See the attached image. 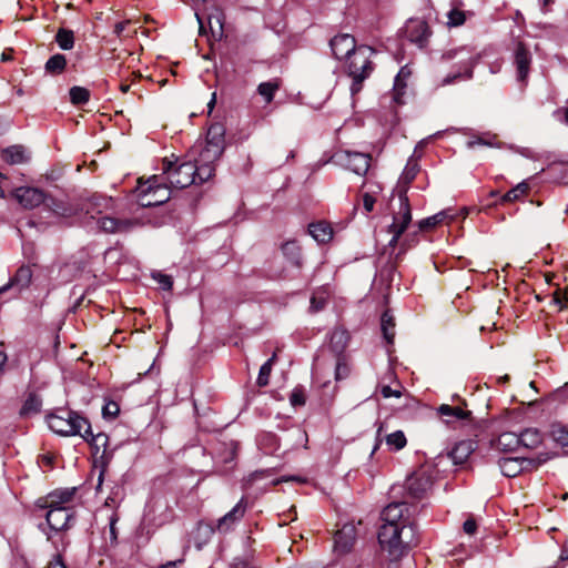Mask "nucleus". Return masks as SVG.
Instances as JSON below:
<instances>
[{
    "instance_id": "f257e3e1",
    "label": "nucleus",
    "mask_w": 568,
    "mask_h": 568,
    "mask_svg": "<svg viewBox=\"0 0 568 568\" xmlns=\"http://www.w3.org/2000/svg\"><path fill=\"white\" fill-rule=\"evenodd\" d=\"M225 150V128L221 123L212 124L204 142L196 143L190 152V158L200 170V182H206L215 172V164Z\"/></svg>"
},
{
    "instance_id": "f03ea898",
    "label": "nucleus",
    "mask_w": 568,
    "mask_h": 568,
    "mask_svg": "<svg viewBox=\"0 0 568 568\" xmlns=\"http://www.w3.org/2000/svg\"><path fill=\"white\" fill-rule=\"evenodd\" d=\"M74 494L75 488L57 489L37 500L38 508L47 509L45 519L52 530L61 531L70 527L74 516L70 506Z\"/></svg>"
},
{
    "instance_id": "7ed1b4c3",
    "label": "nucleus",
    "mask_w": 568,
    "mask_h": 568,
    "mask_svg": "<svg viewBox=\"0 0 568 568\" xmlns=\"http://www.w3.org/2000/svg\"><path fill=\"white\" fill-rule=\"evenodd\" d=\"M378 541L392 560H397L417 544L415 527L382 525L378 531Z\"/></svg>"
},
{
    "instance_id": "20e7f679",
    "label": "nucleus",
    "mask_w": 568,
    "mask_h": 568,
    "mask_svg": "<svg viewBox=\"0 0 568 568\" xmlns=\"http://www.w3.org/2000/svg\"><path fill=\"white\" fill-rule=\"evenodd\" d=\"M47 423L52 432L61 436L88 438L90 435L89 420L74 410L59 408L47 416Z\"/></svg>"
},
{
    "instance_id": "39448f33",
    "label": "nucleus",
    "mask_w": 568,
    "mask_h": 568,
    "mask_svg": "<svg viewBox=\"0 0 568 568\" xmlns=\"http://www.w3.org/2000/svg\"><path fill=\"white\" fill-rule=\"evenodd\" d=\"M163 173L166 174V180L170 185L176 189H184L192 184H202L200 182V170L196 164L187 158V161L176 163L169 159L163 160Z\"/></svg>"
},
{
    "instance_id": "423d86ee",
    "label": "nucleus",
    "mask_w": 568,
    "mask_h": 568,
    "mask_svg": "<svg viewBox=\"0 0 568 568\" xmlns=\"http://www.w3.org/2000/svg\"><path fill=\"white\" fill-rule=\"evenodd\" d=\"M373 50L369 47H358L346 60L348 75L352 77V94H356L362 89V82L369 77L373 71V63L369 60Z\"/></svg>"
},
{
    "instance_id": "0eeeda50",
    "label": "nucleus",
    "mask_w": 568,
    "mask_h": 568,
    "mask_svg": "<svg viewBox=\"0 0 568 568\" xmlns=\"http://www.w3.org/2000/svg\"><path fill=\"white\" fill-rule=\"evenodd\" d=\"M136 202L142 207L161 205L171 197L170 187L162 183L158 175H153L145 182L139 180L134 190Z\"/></svg>"
},
{
    "instance_id": "6e6552de",
    "label": "nucleus",
    "mask_w": 568,
    "mask_h": 568,
    "mask_svg": "<svg viewBox=\"0 0 568 568\" xmlns=\"http://www.w3.org/2000/svg\"><path fill=\"white\" fill-rule=\"evenodd\" d=\"M442 59L444 61L456 60L459 70L454 74H448L443 79V84H450L457 79H469L473 75V68L477 62L475 53L468 47H459L446 51Z\"/></svg>"
},
{
    "instance_id": "1a4fd4ad",
    "label": "nucleus",
    "mask_w": 568,
    "mask_h": 568,
    "mask_svg": "<svg viewBox=\"0 0 568 568\" xmlns=\"http://www.w3.org/2000/svg\"><path fill=\"white\" fill-rule=\"evenodd\" d=\"M331 160L334 164L357 175H365L371 166L372 158L368 153L339 150L333 154Z\"/></svg>"
},
{
    "instance_id": "9d476101",
    "label": "nucleus",
    "mask_w": 568,
    "mask_h": 568,
    "mask_svg": "<svg viewBox=\"0 0 568 568\" xmlns=\"http://www.w3.org/2000/svg\"><path fill=\"white\" fill-rule=\"evenodd\" d=\"M412 221V212L409 202L406 195L399 196V210L393 217V223L390 224V233L392 240L389 241V245H394L398 237L406 230L408 224Z\"/></svg>"
},
{
    "instance_id": "9b49d317",
    "label": "nucleus",
    "mask_w": 568,
    "mask_h": 568,
    "mask_svg": "<svg viewBox=\"0 0 568 568\" xmlns=\"http://www.w3.org/2000/svg\"><path fill=\"white\" fill-rule=\"evenodd\" d=\"M432 34H433V32H432L428 23L424 20L410 19L407 21V23L405 26L406 38L412 43H415L420 49L427 47Z\"/></svg>"
},
{
    "instance_id": "f8f14e48",
    "label": "nucleus",
    "mask_w": 568,
    "mask_h": 568,
    "mask_svg": "<svg viewBox=\"0 0 568 568\" xmlns=\"http://www.w3.org/2000/svg\"><path fill=\"white\" fill-rule=\"evenodd\" d=\"M14 200L24 209H33L43 203L45 195L42 190L31 186H20L12 191Z\"/></svg>"
},
{
    "instance_id": "ddd939ff",
    "label": "nucleus",
    "mask_w": 568,
    "mask_h": 568,
    "mask_svg": "<svg viewBox=\"0 0 568 568\" xmlns=\"http://www.w3.org/2000/svg\"><path fill=\"white\" fill-rule=\"evenodd\" d=\"M407 506L405 503H393L387 505L382 511L383 525L413 526L405 516Z\"/></svg>"
},
{
    "instance_id": "4468645a",
    "label": "nucleus",
    "mask_w": 568,
    "mask_h": 568,
    "mask_svg": "<svg viewBox=\"0 0 568 568\" xmlns=\"http://www.w3.org/2000/svg\"><path fill=\"white\" fill-rule=\"evenodd\" d=\"M332 52L337 60L347 59L357 50L355 38L348 33L335 36L329 42Z\"/></svg>"
},
{
    "instance_id": "2eb2a0df",
    "label": "nucleus",
    "mask_w": 568,
    "mask_h": 568,
    "mask_svg": "<svg viewBox=\"0 0 568 568\" xmlns=\"http://www.w3.org/2000/svg\"><path fill=\"white\" fill-rule=\"evenodd\" d=\"M432 478L425 470L414 473L406 480V489L414 498L423 497L432 488Z\"/></svg>"
},
{
    "instance_id": "dca6fc26",
    "label": "nucleus",
    "mask_w": 568,
    "mask_h": 568,
    "mask_svg": "<svg viewBox=\"0 0 568 568\" xmlns=\"http://www.w3.org/2000/svg\"><path fill=\"white\" fill-rule=\"evenodd\" d=\"M457 214L454 213L452 209H445L432 216L423 219L418 223V229L420 232L425 233L434 229H438L443 225H449L455 219Z\"/></svg>"
},
{
    "instance_id": "f3484780",
    "label": "nucleus",
    "mask_w": 568,
    "mask_h": 568,
    "mask_svg": "<svg viewBox=\"0 0 568 568\" xmlns=\"http://www.w3.org/2000/svg\"><path fill=\"white\" fill-rule=\"evenodd\" d=\"M245 511L246 503L244 498H242L227 514L217 520L216 529L220 532L230 531L233 526L244 517Z\"/></svg>"
},
{
    "instance_id": "a211bd4d",
    "label": "nucleus",
    "mask_w": 568,
    "mask_h": 568,
    "mask_svg": "<svg viewBox=\"0 0 568 568\" xmlns=\"http://www.w3.org/2000/svg\"><path fill=\"white\" fill-rule=\"evenodd\" d=\"M531 54L523 42H519L515 49V64L519 81H525L529 74Z\"/></svg>"
},
{
    "instance_id": "6ab92c4d",
    "label": "nucleus",
    "mask_w": 568,
    "mask_h": 568,
    "mask_svg": "<svg viewBox=\"0 0 568 568\" xmlns=\"http://www.w3.org/2000/svg\"><path fill=\"white\" fill-rule=\"evenodd\" d=\"M356 540L355 527L346 524L335 535V549L342 554L348 552Z\"/></svg>"
},
{
    "instance_id": "aec40b11",
    "label": "nucleus",
    "mask_w": 568,
    "mask_h": 568,
    "mask_svg": "<svg viewBox=\"0 0 568 568\" xmlns=\"http://www.w3.org/2000/svg\"><path fill=\"white\" fill-rule=\"evenodd\" d=\"M97 223L105 233H124L134 225L130 220H119L112 216H101L98 219Z\"/></svg>"
},
{
    "instance_id": "412c9836",
    "label": "nucleus",
    "mask_w": 568,
    "mask_h": 568,
    "mask_svg": "<svg viewBox=\"0 0 568 568\" xmlns=\"http://www.w3.org/2000/svg\"><path fill=\"white\" fill-rule=\"evenodd\" d=\"M32 280V271L29 266L22 265L18 268L14 276L10 278V281L0 287V294L7 292L10 287L17 286L20 290H23L29 286Z\"/></svg>"
},
{
    "instance_id": "4be33fe9",
    "label": "nucleus",
    "mask_w": 568,
    "mask_h": 568,
    "mask_svg": "<svg viewBox=\"0 0 568 568\" xmlns=\"http://www.w3.org/2000/svg\"><path fill=\"white\" fill-rule=\"evenodd\" d=\"M308 234L318 245L327 244L333 239V229L326 222H316L308 225Z\"/></svg>"
},
{
    "instance_id": "5701e85b",
    "label": "nucleus",
    "mask_w": 568,
    "mask_h": 568,
    "mask_svg": "<svg viewBox=\"0 0 568 568\" xmlns=\"http://www.w3.org/2000/svg\"><path fill=\"white\" fill-rule=\"evenodd\" d=\"M446 27L457 28L466 22V12L463 10V2L460 0H453L450 2V10L447 12Z\"/></svg>"
},
{
    "instance_id": "b1692460",
    "label": "nucleus",
    "mask_w": 568,
    "mask_h": 568,
    "mask_svg": "<svg viewBox=\"0 0 568 568\" xmlns=\"http://www.w3.org/2000/svg\"><path fill=\"white\" fill-rule=\"evenodd\" d=\"M437 413L444 418V422L449 424L454 420L468 419L471 415L469 410H465L460 407H453L447 404H443L437 408Z\"/></svg>"
},
{
    "instance_id": "393cba45",
    "label": "nucleus",
    "mask_w": 568,
    "mask_h": 568,
    "mask_svg": "<svg viewBox=\"0 0 568 568\" xmlns=\"http://www.w3.org/2000/svg\"><path fill=\"white\" fill-rule=\"evenodd\" d=\"M474 443L471 440H462L457 443L449 453V457L456 465L464 464L474 452Z\"/></svg>"
},
{
    "instance_id": "a878e982",
    "label": "nucleus",
    "mask_w": 568,
    "mask_h": 568,
    "mask_svg": "<svg viewBox=\"0 0 568 568\" xmlns=\"http://www.w3.org/2000/svg\"><path fill=\"white\" fill-rule=\"evenodd\" d=\"M2 160L8 164H22L29 161L30 156L21 145H12L2 151Z\"/></svg>"
},
{
    "instance_id": "bb28decb",
    "label": "nucleus",
    "mask_w": 568,
    "mask_h": 568,
    "mask_svg": "<svg viewBox=\"0 0 568 568\" xmlns=\"http://www.w3.org/2000/svg\"><path fill=\"white\" fill-rule=\"evenodd\" d=\"M520 446L526 448H536L542 442L541 433L537 428H527L518 434Z\"/></svg>"
},
{
    "instance_id": "cd10ccee",
    "label": "nucleus",
    "mask_w": 568,
    "mask_h": 568,
    "mask_svg": "<svg viewBox=\"0 0 568 568\" xmlns=\"http://www.w3.org/2000/svg\"><path fill=\"white\" fill-rule=\"evenodd\" d=\"M520 446L519 435L514 432H505L497 438V447L504 452L515 450Z\"/></svg>"
},
{
    "instance_id": "c85d7f7f",
    "label": "nucleus",
    "mask_w": 568,
    "mask_h": 568,
    "mask_svg": "<svg viewBox=\"0 0 568 568\" xmlns=\"http://www.w3.org/2000/svg\"><path fill=\"white\" fill-rule=\"evenodd\" d=\"M550 436L558 445L566 448L568 454V425L554 423L550 426Z\"/></svg>"
},
{
    "instance_id": "c756f323",
    "label": "nucleus",
    "mask_w": 568,
    "mask_h": 568,
    "mask_svg": "<svg viewBox=\"0 0 568 568\" xmlns=\"http://www.w3.org/2000/svg\"><path fill=\"white\" fill-rule=\"evenodd\" d=\"M501 474L506 477H516L523 469L521 463L517 458H501L498 462Z\"/></svg>"
},
{
    "instance_id": "7c9ffc66",
    "label": "nucleus",
    "mask_w": 568,
    "mask_h": 568,
    "mask_svg": "<svg viewBox=\"0 0 568 568\" xmlns=\"http://www.w3.org/2000/svg\"><path fill=\"white\" fill-rule=\"evenodd\" d=\"M381 322L384 338L388 344H392L395 337V322L393 315L388 311L384 312Z\"/></svg>"
},
{
    "instance_id": "2f4dec72",
    "label": "nucleus",
    "mask_w": 568,
    "mask_h": 568,
    "mask_svg": "<svg viewBox=\"0 0 568 568\" xmlns=\"http://www.w3.org/2000/svg\"><path fill=\"white\" fill-rule=\"evenodd\" d=\"M280 89V82L277 80H271L262 82L257 87L258 94L264 99L266 103L273 101L275 92Z\"/></svg>"
},
{
    "instance_id": "473e14b6",
    "label": "nucleus",
    "mask_w": 568,
    "mask_h": 568,
    "mask_svg": "<svg viewBox=\"0 0 568 568\" xmlns=\"http://www.w3.org/2000/svg\"><path fill=\"white\" fill-rule=\"evenodd\" d=\"M84 439L88 443H90V445L94 448L95 454L102 452V455H103L105 453L108 442H109V437L106 434L99 433V434L94 435L92 433V429L90 428V435L88 436V438H84Z\"/></svg>"
},
{
    "instance_id": "72a5a7b5",
    "label": "nucleus",
    "mask_w": 568,
    "mask_h": 568,
    "mask_svg": "<svg viewBox=\"0 0 568 568\" xmlns=\"http://www.w3.org/2000/svg\"><path fill=\"white\" fill-rule=\"evenodd\" d=\"M385 442L386 445L392 450H400L407 444L406 436L402 430H396L394 433L388 434L385 438Z\"/></svg>"
},
{
    "instance_id": "f704fd0d",
    "label": "nucleus",
    "mask_w": 568,
    "mask_h": 568,
    "mask_svg": "<svg viewBox=\"0 0 568 568\" xmlns=\"http://www.w3.org/2000/svg\"><path fill=\"white\" fill-rule=\"evenodd\" d=\"M327 297H328V292L326 288L316 290L311 297L310 310L312 312L322 311L325 307Z\"/></svg>"
},
{
    "instance_id": "c9c22d12",
    "label": "nucleus",
    "mask_w": 568,
    "mask_h": 568,
    "mask_svg": "<svg viewBox=\"0 0 568 568\" xmlns=\"http://www.w3.org/2000/svg\"><path fill=\"white\" fill-rule=\"evenodd\" d=\"M275 359H276V353H274L273 356L261 366L260 373L257 376V381H256L258 386L264 387L268 384L270 375L272 372V365L274 364Z\"/></svg>"
},
{
    "instance_id": "e433bc0d",
    "label": "nucleus",
    "mask_w": 568,
    "mask_h": 568,
    "mask_svg": "<svg viewBox=\"0 0 568 568\" xmlns=\"http://www.w3.org/2000/svg\"><path fill=\"white\" fill-rule=\"evenodd\" d=\"M67 60L62 54L52 55L45 63V70L50 73H60L64 70Z\"/></svg>"
},
{
    "instance_id": "4c0bfd02",
    "label": "nucleus",
    "mask_w": 568,
    "mask_h": 568,
    "mask_svg": "<svg viewBox=\"0 0 568 568\" xmlns=\"http://www.w3.org/2000/svg\"><path fill=\"white\" fill-rule=\"evenodd\" d=\"M529 190V186L526 182L518 183L515 187L509 190L507 193L504 194L501 197L503 202H511L515 200H518L523 195H525Z\"/></svg>"
},
{
    "instance_id": "58836bf2",
    "label": "nucleus",
    "mask_w": 568,
    "mask_h": 568,
    "mask_svg": "<svg viewBox=\"0 0 568 568\" xmlns=\"http://www.w3.org/2000/svg\"><path fill=\"white\" fill-rule=\"evenodd\" d=\"M55 40L62 50H70L74 43L73 32L65 29H60L55 36Z\"/></svg>"
},
{
    "instance_id": "ea45409f",
    "label": "nucleus",
    "mask_w": 568,
    "mask_h": 568,
    "mask_svg": "<svg viewBox=\"0 0 568 568\" xmlns=\"http://www.w3.org/2000/svg\"><path fill=\"white\" fill-rule=\"evenodd\" d=\"M90 99V92L83 87H73L70 89V100L73 104H84Z\"/></svg>"
},
{
    "instance_id": "a19ab883",
    "label": "nucleus",
    "mask_w": 568,
    "mask_h": 568,
    "mask_svg": "<svg viewBox=\"0 0 568 568\" xmlns=\"http://www.w3.org/2000/svg\"><path fill=\"white\" fill-rule=\"evenodd\" d=\"M419 171V165L416 160H409L402 173L400 180L405 183H410Z\"/></svg>"
},
{
    "instance_id": "79ce46f5",
    "label": "nucleus",
    "mask_w": 568,
    "mask_h": 568,
    "mask_svg": "<svg viewBox=\"0 0 568 568\" xmlns=\"http://www.w3.org/2000/svg\"><path fill=\"white\" fill-rule=\"evenodd\" d=\"M40 407L41 400L39 399V397L36 395H30L22 406L21 414L28 415L31 413H38L40 410Z\"/></svg>"
},
{
    "instance_id": "37998d69",
    "label": "nucleus",
    "mask_w": 568,
    "mask_h": 568,
    "mask_svg": "<svg viewBox=\"0 0 568 568\" xmlns=\"http://www.w3.org/2000/svg\"><path fill=\"white\" fill-rule=\"evenodd\" d=\"M151 277L160 285V287L164 291L172 290L173 280L170 275L163 274L160 271H153L151 273Z\"/></svg>"
},
{
    "instance_id": "c03bdc74",
    "label": "nucleus",
    "mask_w": 568,
    "mask_h": 568,
    "mask_svg": "<svg viewBox=\"0 0 568 568\" xmlns=\"http://www.w3.org/2000/svg\"><path fill=\"white\" fill-rule=\"evenodd\" d=\"M410 71L407 67H404L399 70L398 74L395 78L394 90L399 94L406 88V80L409 78Z\"/></svg>"
},
{
    "instance_id": "a18cd8bd",
    "label": "nucleus",
    "mask_w": 568,
    "mask_h": 568,
    "mask_svg": "<svg viewBox=\"0 0 568 568\" xmlns=\"http://www.w3.org/2000/svg\"><path fill=\"white\" fill-rule=\"evenodd\" d=\"M349 366L346 363L344 357H338L335 365V379L342 381L346 378L349 374Z\"/></svg>"
},
{
    "instance_id": "49530a36",
    "label": "nucleus",
    "mask_w": 568,
    "mask_h": 568,
    "mask_svg": "<svg viewBox=\"0 0 568 568\" xmlns=\"http://www.w3.org/2000/svg\"><path fill=\"white\" fill-rule=\"evenodd\" d=\"M347 339V333L343 329H335L331 337L332 344L341 345V348L345 347Z\"/></svg>"
},
{
    "instance_id": "de8ad7c7",
    "label": "nucleus",
    "mask_w": 568,
    "mask_h": 568,
    "mask_svg": "<svg viewBox=\"0 0 568 568\" xmlns=\"http://www.w3.org/2000/svg\"><path fill=\"white\" fill-rule=\"evenodd\" d=\"M120 408L115 402H109L102 408V414L104 417L114 418L115 416H118Z\"/></svg>"
},
{
    "instance_id": "09e8293b",
    "label": "nucleus",
    "mask_w": 568,
    "mask_h": 568,
    "mask_svg": "<svg viewBox=\"0 0 568 568\" xmlns=\"http://www.w3.org/2000/svg\"><path fill=\"white\" fill-rule=\"evenodd\" d=\"M554 302L562 307L568 302V286L564 290H557L554 293Z\"/></svg>"
},
{
    "instance_id": "8fccbe9b",
    "label": "nucleus",
    "mask_w": 568,
    "mask_h": 568,
    "mask_svg": "<svg viewBox=\"0 0 568 568\" xmlns=\"http://www.w3.org/2000/svg\"><path fill=\"white\" fill-rule=\"evenodd\" d=\"M376 202V197L371 192L363 194V206L366 212H372Z\"/></svg>"
},
{
    "instance_id": "3c124183",
    "label": "nucleus",
    "mask_w": 568,
    "mask_h": 568,
    "mask_svg": "<svg viewBox=\"0 0 568 568\" xmlns=\"http://www.w3.org/2000/svg\"><path fill=\"white\" fill-rule=\"evenodd\" d=\"M290 400L293 406H302L305 404V396L301 389H294Z\"/></svg>"
},
{
    "instance_id": "603ef678",
    "label": "nucleus",
    "mask_w": 568,
    "mask_h": 568,
    "mask_svg": "<svg viewBox=\"0 0 568 568\" xmlns=\"http://www.w3.org/2000/svg\"><path fill=\"white\" fill-rule=\"evenodd\" d=\"M463 529H464L465 534L470 535V536L476 532V530H477V523H476V520H475V518L473 516H469L465 520V523L463 525Z\"/></svg>"
},
{
    "instance_id": "864d4df0",
    "label": "nucleus",
    "mask_w": 568,
    "mask_h": 568,
    "mask_svg": "<svg viewBox=\"0 0 568 568\" xmlns=\"http://www.w3.org/2000/svg\"><path fill=\"white\" fill-rule=\"evenodd\" d=\"M381 394L383 395V397L385 398H389V397H400L402 396V392L399 389H393L390 386L388 385H384L382 386L381 388Z\"/></svg>"
},
{
    "instance_id": "5fc2aeb1",
    "label": "nucleus",
    "mask_w": 568,
    "mask_h": 568,
    "mask_svg": "<svg viewBox=\"0 0 568 568\" xmlns=\"http://www.w3.org/2000/svg\"><path fill=\"white\" fill-rule=\"evenodd\" d=\"M365 186L368 187L367 192H371L374 196L383 190V186L377 182L366 181L363 183V187H365Z\"/></svg>"
},
{
    "instance_id": "6e6d98bb",
    "label": "nucleus",
    "mask_w": 568,
    "mask_h": 568,
    "mask_svg": "<svg viewBox=\"0 0 568 568\" xmlns=\"http://www.w3.org/2000/svg\"><path fill=\"white\" fill-rule=\"evenodd\" d=\"M48 568H67L60 555H57L48 565Z\"/></svg>"
},
{
    "instance_id": "4d7b16f0",
    "label": "nucleus",
    "mask_w": 568,
    "mask_h": 568,
    "mask_svg": "<svg viewBox=\"0 0 568 568\" xmlns=\"http://www.w3.org/2000/svg\"><path fill=\"white\" fill-rule=\"evenodd\" d=\"M54 211L61 216H71L74 214L72 209L62 207L60 205H57V209Z\"/></svg>"
},
{
    "instance_id": "13d9d810",
    "label": "nucleus",
    "mask_w": 568,
    "mask_h": 568,
    "mask_svg": "<svg viewBox=\"0 0 568 568\" xmlns=\"http://www.w3.org/2000/svg\"><path fill=\"white\" fill-rule=\"evenodd\" d=\"M475 144H481V145H488V146H495L496 145L493 141L486 140L484 138H478V139L469 142L470 146H473Z\"/></svg>"
},
{
    "instance_id": "bf43d9fd",
    "label": "nucleus",
    "mask_w": 568,
    "mask_h": 568,
    "mask_svg": "<svg viewBox=\"0 0 568 568\" xmlns=\"http://www.w3.org/2000/svg\"><path fill=\"white\" fill-rule=\"evenodd\" d=\"M560 559L561 560H568V540L562 546L561 554H560Z\"/></svg>"
},
{
    "instance_id": "052dcab7",
    "label": "nucleus",
    "mask_w": 568,
    "mask_h": 568,
    "mask_svg": "<svg viewBox=\"0 0 568 568\" xmlns=\"http://www.w3.org/2000/svg\"><path fill=\"white\" fill-rule=\"evenodd\" d=\"M7 355L3 352H0V374L3 373L4 365L7 363Z\"/></svg>"
},
{
    "instance_id": "680f3d73",
    "label": "nucleus",
    "mask_w": 568,
    "mask_h": 568,
    "mask_svg": "<svg viewBox=\"0 0 568 568\" xmlns=\"http://www.w3.org/2000/svg\"><path fill=\"white\" fill-rule=\"evenodd\" d=\"M110 534H111L112 540H115L116 539L115 519H111V523H110Z\"/></svg>"
},
{
    "instance_id": "e2e57ef3",
    "label": "nucleus",
    "mask_w": 568,
    "mask_h": 568,
    "mask_svg": "<svg viewBox=\"0 0 568 568\" xmlns=\"http://www.w3.org/2000/svg\"><path fill=\"white\" fill-rule=\"evenodd\" d=\"M123 30H124V23L120 22V23H116V24H115V29H114V31H115V33H116V34H121V32H122Z\"/></svg>"
},
{
    "instance_id": "0e129e2a",
    "label": "nucleus",
    "mask_w": 568,
    "mask_h": 568,
    "mask_svg": "<svg viewBox=\"0 0 568 568\" xmlns=\"http://www.w3.org/2000/svg\"><path fill=\"white\" fill-rule=\"evenodd\" d=\"M214 104H215V93L212 94V99L207 104L210 112L212 111Z\"/></svg>"
},
{
    "instance_id": "69168bd1",
    "label": "nucleus",
    "mask_w": 568,
    "mask_h": 568,
    "mask_svg": "<svg viewBox=\"0 0 568 568\" xmlns=\"http://www.w3.org/2000/svg\"><path fill=\"white\" fill-rule=\"evenodd\" d=\"M120 90L123 92V93H126L129 90H130V85L126 84V83H122L120 85Z\"/></svg>"
},
{
    "instance_id": "338daca9",
    "label": "nucleus",
    "mask_w": 568,
    "mask_h": 568,
    "mask_svg": "<svg viewBox=\"0 0 568 568\" xmlns=\"http://www.w3.org/2000/svg\"><path fill=\"white\" fill-rule=\"evenodd\" d=\"M92 205H93V203H92V202H88V203L85 204V207H87V214H90V217H91V219H95V217H94V215H93V214H91V213H90V210H89Z\"/></svg>"
},
{
    "instance_id": "774afa93",
    "label": "nucleus",
    "mask_w": 568,
    "mask_h": 568,
    "mask_svg": "<svg viewBox=\"0 0 568 568\" xmlns=\"http://www.w3.org/2000/svg\"><path fill=\"white\" fill-rule=\"evenodd\" d=\"M565 123L568 124V106L564 110Z\"/></svg>"
}]
</instances>
